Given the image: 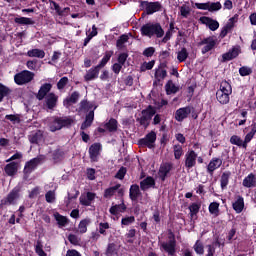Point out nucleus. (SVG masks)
I'll return each instance as SVG.
<instances>
[{
  "label": "nucleus",
  "mask_w": 256,
  "mask_h": 256,
  "mask_svg": "<svg viewBox=\"0 0 256 256\" xmlns=\"http://www.w3.org/2000/svg\"><path fill=\"white\" fill-rule=\"evenodd\" d=\"M157 113V109L153 105H148L145 109L141 111V117L136 119V122L139 123L140 127L148 129L151 125V119Z\"/></svg>",
  "instance_id": "20e7f679"
},
{
  "label": "nucleus",
  "mask_w": 256,
  "mask_h": 256,
  "mask_svg": "<svg viewBox=\"0 0 256 256\" xmlns=\"http://www.w3.org/2000/svg\"><path fill=\"white\" fill-rule=\"evenodd\" d=\"M235 235H237V228H235V227L233 226V227L228 231V233H227V237H226L227 241H228L229 243H231V241L237 240V237H235Z\"/></svg>",
  "instance_id": "5fc2aeb1"
},
{
  "label": "nucleus",
  "mask_w": 256,
  "mask_h": 256,
  "mask_svg": "<svg viewBox=\"0 0 256 256\" xmlns=\"http://www.w3.org/2000/svg\"><path fill=\"white\" fill-rule=\"evenodd\" d=\"M101 154V143H94L89 147V157L92 163L99 161V155Z\"/></svg>",
  "instance_id": "dca6fc26"
},
{
  "label": "nucleus",
  "mask_w": 256,
  "mask_h": 256,
  "mask_svg": "<svg viewBox=\"0 0 256 256\" xmlns=\"http://www.w3.org/2000/svg\"><path fill=\"white\" fill-rule=\"evenodd\" d=\"M21 197V187H14L8 195L0 201V209L3 207H9L11 205H16L18 199Z\"/></svg>",
  "instance_id": "39448f33"
},
{
  "label": "nucleus",
  "mask_w": 256,
  "mask_h": 256,
  "mask_svg": "<svg viewBox=\"0 0 256 256\" xmlns=\"http://www.w3.org/2000/svg\"><path fill=\"white\" fill-rule=\"evenodd\" d=\"M251 73H253V69H251L250 67L242 66L239 68V74L241 75V77H247L251 75Z\"/></svg>",
  "instance_id": "13d9d810"
},
{
  "label": "nucleus",
  "mask_w": 256,
  "mask_h": 256,
  "mask_svg": "<svg viewBox=\"0 0 256 256\" xmlns=\"http://www.w3.org/2000/svg\"><path fill=\"white\" fill-rule=\"evenodd\" d=\"M79 109L80 111H91V109H93V104L87 100H82Z\"/></svg>",
  "instance_id": "603ef678"
},
{
  "label": "nucleus",
  "mask_w": 256,
  "mask_h": 256,
  "mask_svg": "<svg viewBox=\"0 0 256 256\" xmlns=\"http://www.w3.org/2000/svg\"><path fill=\"white\" fill-rule=\"evenodd\" d=\"M140 195H141V190L139 189V185L137 184L131 185L129 189V197L131 201H138Z\"/></svg>",
  "instance_id": "cd10ccee"
},
{
  "label": "nucleus",
  "mask_w": 256,
  "mask_h": 256,
  "mask_svg": "<svg viewBox=\"0 0 256 256\" xmlns=\"http://www.w3.org/2000/svg\"><path fill=\"white\" fill-rule=\"evenodd\" d=\"M155 141H157V133H155V131H151L144 138L138 141V145L140 147H148V149H153Z\"/></svg>",
  "instance_id": "f8f14e48"
},
{
  "label": "nucleus",
  "mask_w": 256,
  "mask_h": 256,
  "mask_svg": "<svg viewBox=\"0 0 256 256\" xmlns=\"http://www.w3.org/2000/svg\"><path fill=\"white\" fill-rule=\"evenodd\" d=\"M35 253H37L39 256H47V253L45 250H43V244H41V241H37L35 246Z\"/></svg>",
  "instance_id": "bf43d9fd"
},
{
  "label": "nucleus",
  "mask_w": 256,
  "mask_h": 256,
  "mask_svg": "<svg viewBox=\"0 0 256 256\" xmlns=\"http://www.w3.org/2000/svg\"><path fill=\"white\" fill-rule=\"evenodd\" d=\"M154 77L156 81L153 82V85H157V83H161V81L165 79V77H167V70L157 69L154 74Z\"/></svg>",
  "instance_id": "4c0bfd02"
},
{
  "label": "nucleus",
  "mask_w": 256,
  "mask_h": 256,
  "mask_svg": "<svg viewBox=\"0 0 256 256\" xmlns=\"http://www.w3.org/2000/svg\"><path fill=\"white\" fill-rule=\"evenodd\" d=\"M171 171H173V164L170 162H165L160 165L158 170V178L162 183L167 180V177H170Z\"/></svg>",
  "instance_id": "ddd939ff"
},
{
  "label": "nucleus",
  "mask_w": 256,
  "mask_h": 256,
  "mask_svg": "<svg viewBox=\"0 0 256 256\" xmlns=\"http://www.w3.org/2000/svg\"><path fill=\"white\" fill-rule=\"evenodd\" d=\"M131 223H135V216L124 217L121 220V225L129 226Z\"/></svg>",
  "instance_id": "338daca9"
},
{
  "label": "nucleus",
  "mask_w": 256,
  "mask_h": 256,
  "mask_svg": "<svg viewBox=\"0 0 256 256\" xmlns=\"http://www.w3.org/2000/svg\"><path fill=\"white\" fill-rule=\"evenodd\" d=\"M165 87L167 95H171V93H177V91H179V88H177V86H175V84H173V81L171 80L167 82Z\"/></svg>",
  "instance_id": "8fccbe9b"
},
{
  "label": "nucleus",
  "mask_w": 256,
  "mask_h": 256,
  "mask_svg": "<svg viewBox=\"0 0 256 256\" xmlns=\"http://www.w3.org/2000/svg\"><path fill=\"white\" fill-rule=\"evenodd\" d=\"M200 23H202V25H206V27H208L210 31H217V29H219V21L211 17H207V16L200 17Z\"/></svg>",
  "instance_id": "f3484780"
},
{
  "label": "nucleus",
  "mask_w": 256,
  "mask_h": 256,
  "mask_svg": "<svg viewBox=\"0 0 256 256\" xmlns=\"http://www.w3.org/2000/svg\"><path fill=\"white\" fill-rule=\"evenodd\" d=\"M125 175H127V168L125 166H121L120 169L117 171L115 178L123 181V179H125Z\"/></svg>",
  "instance_id": "4d7b16f0"
},
{
  "label": "nucleus",
  "mask_w": 256,
  "mask_h": 256,
  "mask_svg": "<svg viewBox=\"0 0 256 256\" xmlns=\"http://www.w3.org/2000/svg\"><path fill=\"white\" fill-rule=\"evenodd\" d=\"M140 33L142 37H157V39H161L165 35V30L159 22L156 23H146L140 28Z\"/></svg>",
  "instance_id": "f257e3e1"
},
{
  "label": "nucleus",
  "mask_w": 256,
  "mask_h": 256,
  "mask_svg": "<svg viewBox=\"0 0 256 256\" xmlns=\"http://www.w3.org/2000/svg\"><path fill=\"white\" fill-rule=\"evenodd\" d=\"M111 57H113V51L106 52L99 64L96 65V67H98L100 70L103 69V67H105V65H107L109 61H111Z\"/></svg>",
  "instance_id": "c9c22d12"
},
{
  "label": "nucleus",
  "mask_w": 256,
  "mask_h": 256,
  "mask_svg": "<svg viewBox=\"0 0 256 256\" xmlns=\"http://www.w3.org/2000/svg\"><path fill=\"white\" fill-rule=\"evenodd\" d=\"M184 163L186 169H193L197 165V152L193 149H189L184 156Z\"/></svg>",
  "instance_id": "4468645a"
},
{
  "label": "nucleus",
  "mask_w": 256,
  "mask_h": 256,
  "mask_svg": "<svg viewBox=\"0 0 256 256\" xmlns=\"http://www.w3.org/2000/svg\"><path fill=\"white\" fill-rule=\"evenodd\" d=\"M67 83H69V78H67V76L62 77L57 83V89H65V87H67Z\"/></svg>",
  "instance_id": "680f3d73"
},
{
  "label": "nucleus",
  "mask_w": 256,
  "mask_h": 256,
  "mask_svg": "<svg viewBox=\"0 0 256 256\" xmlns=\"http://www.w3.org/2000/svg\"><path fill=\"white\" fill-rule=\"evenodd\" d=\"M233 93V88L227 80L220 83V89L216 92V99L220 105H227L230 101L229 96Z\"/></svg>",
  "instance_id": "7ed1b4c3"
},
{
  "label": "nucleus",
  "mask_w": 256,
  "mask_h": 256,
  "mask_svg": "<svg viewBox=\"0 0 256 256\" xmlns=\"http://www.w3.org/2000/svg\"><path fill=\"white\" fill-rule=\"evenodd\" d=\"M239 57V48L233 47L228 52L222 55V63H227V61H233Z\"/></svg>",
  "instance_id": "412c9836"
},
{
  "label": "nucleus",
  "mask_w": 256,
  "mask_h": 256,
  "mask_svg": "<svg viewBox=\"0 0 256 256\" xmlns=\"http://www.w3.org/2000/svg\"><path fill=\"white\" fill-rule=\"evenodd\" d=\"M250 132H248L244 138V140L238 136V135H232L230 137V143L231 145H236L237 147H242V149H246L247 144L251 143V141L253 140V137H255L256 134V123L253 122L250 125Z\"/></svg>",
  "instance_id": "f03ea898"
},
{
  "label": "nucleus",
  "mask_w": 256,
  "mask_h": 256,
  "mask_svg": "<svg viewBox=\"0 0 256 256\" xmlns=\"http://www.w3.org/2000/svg\"><path fill=\"white\" fill-rule=\"evenodd\" d=\"M128 57H129V53L127 52L120 53L117 61L118 63H120V65H125V63H127Z\"/></svg>",
  "instance_id": "69168bd1"
},
{
  "label": "nucleus",
  "mask_w": 256,
  "mask_h": 256,
  "mask_svg": "<svg viewBox=\"0 0 256 256\" xmlns=\"http://www.w3.org/2000/svg\"><path fill=\"white\" fill-rule=\"evenodd\" d=\"M11 95V90L9 87L5 86L3 83H0V103H2L4 97H9Z\"/></svg>",
  "instance_id": "37998d69"
},
{
  "label": "nucleus",
  "mask_w": 256,
  "mask_h": 256,
  "mask_svg": "<svg viewBox=\"0 0 256 256\" xmlns=\"http://www.w3.org/2000/svg\"><path fill=\"white\" fill-rule=\"evenodd\" d=\"M199 209H201V205H199L197 203H192L189 206L190 217H195V215H197V213H199Z\"/></svg>",
  "instance_id": "6e6d98bb"
},
{
  "label": "nucleus",
  "mask_w": 256,
  "mask_h": 256,
  "mask_svg": "<svg viewBox=\"0 0 256 256\" xmlns=\"http://www.w3.org/2000/svg\"><path fill=\"white\" fill-rule=\"evenodd\" d=\"M155 67V60H151L149 62H144L141 67L140 71L145 72V71H151Z\"/></svg>",
  "instance_id": "864d4df0"
},
{
  "label": "nucleus",
  "mask_w": 256,
  "mask_h": 256,
  "mask_svg": "<svg viewBox=\"0 0 256 256\" xmlns=\"http://www.w3.org/2000/svg\"><path fill=\"white\" fill-rule=\"evenodd\" d=\"M119 122L117 119L111 118L107 123L104 124V127L109 133H115L118 129Z\"/></svg>",
  "instance_id": "2f4dec72"
},
{
  "label": "nucleus",
  "mask_w": 256,
  "mask_h": 256,
  "mask_svg": "<svg viewBox=\"0 0 256 256\" xmlns=\"http://www.w3.org/2000/svg\"><path fill=\"white\" fill-rule=\"evenodd\" d=\"M142 55L147 58L153 57V55H155V47L150 46V47L144 49V51L142 52Z\"/></svg>",
  "instance_id": "e2e57ef3"
},
{
  "label": "nucleus",
  "mask_w": 256,
  "mask_h": 256,
  "mask_svg": "<svg viewBox=\"0 0 256 256\" xmlns=\"http://www.w3.org/2000/svg\"><path fill=\"white\" fill-rule=\"evenodd\" d=\"M100 71L101 70L97 66L90 68L84 75V81H86V83H89V81L98 79Z\"/></svg>",
  "instance_id": "4be33fe9"
},
{
  "label": "nucleus",
  "mask_w": 256,
  "mask_h": 256,
  "mask_svg": "<svg viewBox=\"0 0 256 256\" xmlns=\"http://www.w3.org/2000/svg\"><path fill=\"white\" fill-rule=\"evenodd\" d=\"M89 225H91L90 218L82 219L78 224V233H80L81 235L85 234L87 232V227H89Z\"/></svg>",
  "instance_id": "72a5a7b5"
},
{
  "label": "nucleus",
  "mask_w": 256,
  "mask_h": 256,
  "mask_svg": "<svg viewBox=\"0 0 256 256\" xmlns=\"http://www.w3.org/2000/svg\"><path fill=\"white\" fill-rule=\"evenodd\" d=\"M14 23H17V25H35V21L28 17H16Z\"/></svg>",
  "instance_id": "58836bf2"
},
{
  "label": "nucleus",
  "mask_w": 256,
  "mask_h": 256,
  "mask_svg": "<svg viewBox=\"0 0 256 256\" xmlns=\"http://www.w3.org/2000/svg\"><path fill=\"white\" fill-rule=\"evenodd\" d=\"M192 111H193V107H191V106L179 108L178 110H176L174 118L179 123H183V121H185V119H187V117H189V115H191Z\"/></svg>",
  "instance_id": "2eb2a0df"
},
{
  "label": "nucleus",
  "mask_w": 256,
  "mask_h": 256,
  "mask_svg": "<svg viewBox=\"0 0 256 256\" xmlns=\"http://www.w3.org/2000/svg\"><path fill=\"white\" fill-rule=\"evenodd\" d=\"M119 253V247L117 246V244L115 243H108L106 251H105V255L106 256H114L117 255Z\"/></svg>",
  "instance_id": "f704fd0d"
},
{
  "label": "nucleus",
  "mask_w": 256,
  "mask_h": 256,
  "mask_svg": "<svg viewBox=\"0 0 256 256\" xmlns=\"http://www.w3.org/2000/svg\"><path fill=\"white\" fill-rule=\"evenodd\" d=\"M27 56L28 57H37L38 59H44L45 51L38 49V48L31 49L27 52Z\"/></svg>",
  "instance_id": "e433bc0d"
},
{
  "label": "nucleus",
  "mask_w": 256,
  "mask_h": 256,
  "mask_svg": "<svg viewBox=\"0 0 256 256\" xmlns=\"http://www.w3.org/2000/svg\"><path fill=\"white\" fill-rule=\"evenodd\" d=\"M72 124L73 119L71 118L56 117L51 126V131H61L63 127H71Z\"/></svg>",
  "instance_id": "9b49d317"
},
{
  "label": "nucleus",
  "mask_w": 256,
  "mask_h": 256,
  "mask_svg": "<svg viewBox=\"0 0 256 256\" xmlns=\"http://www.w3.org/2000/svg\"><path fill=\"white\" fill-rule=\"evenodd\" d=\"M155 189V178L153 176H147L140 182L141 191H147V189Z\"/></svg>",
  "instance_id": "5701e85b"
},
{
  "label": "nucleus",
  "mask_w": 256,
  "mask_h": 256,
  "mask_svg": "<svg viewBox=\"0 0 256 256\" xmlns=\"http://www.w3.org/2000/svg\"><path fill=\"white\" fill-rule=\"evenodd\" d=\"M18 171H19V163H17V162H10V163L6 164L4 167V173L8 177H15V175H17Z\"/></svg>",
  "instance_id": "aec40b11"
},
{
  "label": "nucleus",
  "mask_w": 256,
  "mask_h": 256,
  "mask_svg": "<svg viewBox=\"0 0 256 256\" xmlns=\"http://www.w3.org/2000/svg\"><path fill=\"white\" fill-rule=\"evenodd\" d=\"M177 247V240L175 239V233L173 231H168V242H162L160 249H163L168 255H175Z\"/></svg>",
  "instance_id": "6e6552de"
},
{
  "label": "nucleus",
  "mask_w": 256,
  "mask_h": 256,
  "mask_svg": "<svg viewBox=\"0 0 256 256\" xmlns=\"http://www.w3.org/2000/svg\"><path fill=\"white\" fill-rule=\"evenodd\" d=\"M51 89H53V85L51 83L42 84L36 95V99H38V101H43Z\"/></svg>",
  "instance_id": "6ab92c4d"
},
{
  "label": "nucleus",
  "mask_w": 256,
  "mask_h": 256,
  "mask_svg": "<svg viewBox=\"0 0 256 256\" xmlns=\"http://www.w3.org/2000/svg\"><path fill=\"white\" fill-rule=\"evenodd\" d=\"M193 249L197 255H203L205 253V246L201 240H197L193 246Z\"/></svg>",
  "instance_id": "49530a36"
},
{
  "label": "nucleus",
  "mask_w": 256,
  "mask_h": 256,
  "mask_svg": "<svg viewBox=\"0 0 256 256\" xmlns=\"http://www.w3.org/2000/svg\"><path fill=\"white\" fill-rule=\"evenodd\" d=\"M129 41V35L127 34H122L119 36V38L116 41V47L117 49L121 50L123 47H125V43Z\"/></svg>",
  "instance_id": "a19ab883"
},
{
  "label": "nucleus",
  "mask_w": 256,
  "mask_h": 256,
  "mask_svg": "<svg viewBox=\"0 0 256 256\" xmlns=\"http://www.w3.org/2000/svg\"><path fill=\"white\" fill-rule=\"evenodd\" d=\"M45 200H46V203H53V201H55V192L52 190H49L45 194Z\"/></svg>",
  "instance_id": "774afa93"
},
{
  "label": "nucleus",
  "mask_w": 256,
  "mask_h": 256,
  "mask_svg": "<svg viewBox=\"0 0 256 256\" xmlns=\"http://www.w3.org/2000/svg\"><path fill=\"white\" fill-rule=\"evenodd\" d=\"M43 161H45V155H39L27 161L23 169L24 177H29V175H31Z\"/></svg>",
  "instance_id": "0eeeda50"
},
{
  "label": "nucleus",
  "mask_w": 256,
  "mask_h": 256,
  "mask_svg": "<svg viewBox=\"0 0 256 256\" xmlns=\"http://www.w3.org/2000/svg\"><path fill=\"white\" fill-rule=\"evenodd\" d=\"M95 197H97L95 192H87L86 197L79 198L80 205H83L84 207H91V204L95 201Z\"/></svg>",
  "instance_id": "b1692460"
},
{
  "label": "nucleus",
  "mask_w": 256,
  "mask_h": 256,
  "mask_svg": "<svg viewBox=\"0 0 256 256\" xmlns=\"http://www.w3.org/2000/svg\"><path fill=\"white\" fill-rule=\"evenodd\" d=\"M29 142L32 145H39L43 141V131L37 130L28 136Z\"/></svg>",
  "instance_id": "393cba45"
},
{
  "label": "nucleus",
  "mask_w": 256,
  "mask_h": 256,
  "mask_svg": "<svg viewBox=\"0 0 256 256\" xmlns=\"http://www.w3.org/2000/svg\"><path fill=\"white\" fill-rule=\"evenodd\" d=\"M57 101H58V97L57 95H55V93H49L46 96V106L48 109H55V107H57Z\"/></svg>",
  "instance_id": "c85d7f7f"
},
{
  "label": "nucleus",
  "mask_w": 256,
  "mask_h": 256,
  "mask_svg": "<svg viewBox=\"0 0 256 256\" xmlns=\"http://www.w3.org/2000/svg\"><path fill=\"white\" fill-rule=\"evenodd\" d=\"M223 165V159L214 157L210 160L207 165V174L213 176V173Z\"/></svg>",
  "instance_id": "a211bd4d"
},
{
  "label": "nucleus",
  "mask_w": 256,
  "mask_h": 256,
  "mask_svg": "<svg viewBox=\"0 0 256 256\" xmlns=\"http://www.w3.org/2000/svg\"><path fill=\"white\" fill-rule=\"evenodd\" d=\"M229 179H231V171L223 172L220 177V187L222 190L227 189V185H229Z\"/></svg>",
  "instance_id": "7c9ffc66"
},
{
  "label": "nucleus",
  "mask_w": 256,
  "mask_h": 256,
  "mask_svg": "<svg viewBox=\"0 0 256 256\" xmlns=\"http://www.w3.org/2000/svg\"><path fill=\"white\" fill-rule=\"evenodd\" d=\"M208 210L211 215H215L217 217L219 215V203L211 202L208 207Z\"/></svg>",
  "instance_id": "3c124183"
},
{
  "label": "nucleus",
  "mask_w": 256,
  "mask_h": 256,
  "mask_svg": "<svg viewBox=\"0 0 256 256\" xmlns=\"http://www.w3.org/2000/svg\"><path fill=\"white\" fill-rule=\"evenodd\" d=\"M243 187H246L247 189H251L253 187H256V176L253 173L248 174L243 181H242Z\"/></svg>",
  "instance_id": "bb28decb"
},
{
  "label": "nucleus",
  "mask_w": 256,
  "mask_h": 256,
  "mask_svg": "<svg viewBox=\"0 0 256 256\" xmlns=\"http://www.w3.org/2000/svg\"><path fill=\"white\" fill-rule=\"evenodd\" d=\"M204 45V47H203ZM217 45V40L213 38V36H209L207 38H203L200 42H198V47H203L201 49L202 55L209 53V51H213L215 46Z\"/></svg>",
  "instance_id": "9d476101"
},
{
  "label": "nucleus",
  "mask_w": 256,
  "mask_h": 256,
  "mask_svg": "<svg viewBox=\"0 0 256 256\" xmlns=\"http://www.w3.org/2000/svg\"><path fill=\"white\" fill-rule=\"evenodd\" d=\"M180 13H181L182 17L187 19V17H189V15H191V8H189V6H187V5H182L180 7Z\"/></svg>",
  "instance_id": "052dcab7"
},
{
  "label": "nucleus",
  "mask_w": 256,
  "mask_h": 256,
  "mask_svg": "<svg viewBox=\"0 0 256 256\" xmlns=\"http://www.w3.org/2000/svg\"><path fill=\"white\" fill-rule=\"evenodd\" d=\"M80 94L77 91H74L70 97L66 98L63 102L65 107H71V104L75 105L79 101Z\"/></svg>",
  "instance_id": "c756f323"
},
{
  "label": "nucleus",
  "mask_w": 256,
  "mask_h": 256,
  "mask_svg": "<svg viewBox=\"0 0 256 256\" xmlns=\"http://www.w3.org/2000/svg\"><path fill=\"white\" fill-rule=\"evenodd\" d=\"M222 7L221 2H208V11L210 13L221 11Z\"/></svg>",
  "instance_id": "09e8293b"
},
{
  "label": "nucleus",
  "mask_w": 256,
  "mask_h": 256,
  "mask_svg": "<svg viewBox=\"0 0 256 256\" xmlns=\"http://www.w3.org/2000/svg\"><path fill=\"white\" fill-rule=\"evenodd\" d=\"M233 27H235V25L233 24V22H228L221 30L220 32V39H225V37H227V35L229 34V31H231L233 29Z\"/></svg>",
  "instance_id": "79ce46f5"
},
{
  "label": "nucleus",
  "mask_w": 256,
  "mask_h": 256,
  "mask_svg": "<svg viewBox=\"0 0 256 256\" xmlns=\"http://www.w3.org/2000/svg\"><path fill=\"white\" fill-rule=\"evenodd\" d=\"M232 207L236 213H243V209H245V199L243 196L238 195Z\"/></svg>",
  "instance_id": "a878e982"
},
{
  "label": "nucleus",
  "mask_w": 256,
  "mask_h": 256,
  "mask_svg": "<svg viewBox=\"0 0 256 256\" xmlns=\"http://www.w3.org/2000/svg\"><path fill=\"white\" fill-rule=\"evenodd\" d=\"M140 3V11H144L142 13V17H145V15H153V13H157L163 9V6L161 5V2H149V1H139Z\"/></svg>",
  "instance_id": "423d86ee"
},
{
  "label": "nucleus",
  "mask_w": 256,
  "mask_h": 256,
  "mask_svg": "<svg viewBox=\"0 0 256 256\" xmlns=\"http://www.w3.org/2000/svg\"><path fill=\"white\" fill-rule=\"evenodd\" d=\"M119 189H121V184H116L115 186L105 189L103 194L104 199H111Z\"/></svg>",
  "instance_id": "473e14b6"
},
{
  "label": "nucleus",
  "mask_w": 256,
  "mask_h": 256,
  "mask_svg": "<svg viewBox=\"0 0 256 256\" xmlns=\"http://www.w3.org/2000/svg\"><path fill=\"white\" fill-rule=\"evenodd\" d=\"M63 157H65V152L61 149H56L52 154V159L56 163H59V161H63Z\"/></svg>",
  "instance_id": "a18cd8bd"
},
{
  "label": "nucleus",
  "mask_w": 256,
  "mask_h": 256,
  "mask_svg": "<svg viewBox=\"0 0 256 256\" xmlns=\"http://www.w3.org/2000/svg\"><path fill=\"white\" fill-rule=\"evenodd\" d=\"M35 79V73L29 70H23L14 75V83L16 85H27V83H31Z\"/></svg>",
  "instance_id": "1a4fd4ad"
},
{
  "label": "nucleus",
  "mask_w": 256,
  "mask_h": 256,
  "mask_svg": "<svg viewBox=\"0 0 256 256\" xmlns=\"http://www.w3.org/2000/svg\"><path fill=\"white\" fill-rule=\"evenodd\" d=\"M54 217L59 227H65L66 225L69 224V219L66 216L56 213L54 214Z\"/></svg>",
  "instance_id": "ea45409f"
},
{
  "label": "nucleus",
  "mask_w": 256,
  "mask_h": 256,
  "mask_svg": "<svg viewBox=\"0 0 256 256\" xmlns=\"http://www.w3.org/2000/svg\"><path fill=\"white\" fill-rule=\"evenodd\" d=\"M173 151H174V159L179 161V159L183 157V146H181V144H175L173 146Z\"/></svg>",
  "instance_id": "c03bdc74"
},
{
  "label": "nucleus",
  "mask_w": 256,
  "mask_h": 256,
  "mask_svg": "<svg viewBox=\"0 0 256 256\" xmlns=\"http://www.w3.org/2000/svg\"><path fill=\"white\" fill-rule=\"evenodd\" d=\"M188 57H189V52H187V48H182L177 54V59L179 63H184V61H187Z\"/></svg>",
  "instance_id": "de8ad7c7"
},
{
  "label": "nucleus",
  "mask_w": 256,
  "mask_h": 256,
  "mask_svg": "<svg viewBox=\"0 0 256 256\" xmlns=\"http://www.w3.org/2000/svg\"><path fill=\"white\" fill-rule=\"evenodd\" d=\"M68 241L71 245H79V243H81V238H78L75 234H69Z\"/></svg>",
  "instance_id": "0e129e2a"
}]
</instances>
